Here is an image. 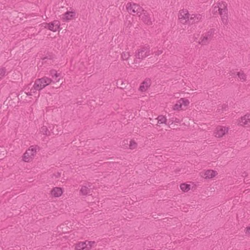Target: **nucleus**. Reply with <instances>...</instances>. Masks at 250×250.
<instances>
[{"label": "nucleus", "mask_w": 250, "mask_h": 250, "mask_svg": "<svg viewBox=\"0 0 250 250\" xmlns=\"http://www.w3.org/2000/svg\"><path fill=\"white\" fill-rule=\"evenodd\" d=\"M53 81L47 77L37 79L35 81L34 84L31 90L35 93L37 90L40 91L47 85L50 84Z\"/></svg>", "instance_id": "f257e3e1"}, {"label": "nucleus", "mask_w": 250, "mask_h": 250, "mask_svg": "<svg viewBox=\"0 0 250 250\" xmlns=\"http://www.w3.org/2000/svg\"><path fill=\"white\" fill-rule=\"evenodd\" d=\"M148 45L141 46L140 48L138 49L135 52V56L136 59L134 61V63H137V59L143 60L146 57L150 55V49Z\"/></svg>", "instance_id": "f03ea898"}, {"label": "nucleus", "mask_w": 250, "mask_h": 250, "mask_svg": "<svg viewBox=\"0 0 250 250\" xmlns=\"http://www.w3.org/2000/svg\"><path fill=\"white\" fill-rule=\"evenodd\" d=\"M219 14L221 17L223 22L226 24L228 23V8L226 2L221 1L217 3Z\"/></svg>", "instance_id": "7ed1b4c3"}, {"label": "nucleus", "mask_w": 250, "mask_h": 250, "mask_svg": "<svg viewBox=\"0 0 250 250\" xmlns=\"http://www.w3.org/2000/svg\"><path fill=\"white\" fill-rule=\"evenodd\" d=\"M139 16L145 23L147 25H151L152 24L151 19L146 11L144 10V11H142L141 14L139 15Z\"/></svg>", "instance_id": "20e7f679"}, {"label": "nucleus", "mask_w": 250, "mask_h": 250, "mask_svg": "<svg viewBox=\"0 0 250 250\" xmlns=\"http://www.w3.org/2000/svg\"><path fill=\"white\" fill-rule=\"evenodd\" d=\"M46 24L48 25V29L54 32L59 30L60 27V22L57 20H55L51 22Z\"/></svg>", "instance_id": "39448f33"}, {"label": "nucleus", "mask_w": 250, "mask_h": 250, "mask_svg": "<svg viewBox=\"0 0 250 250\" xmlns=\"http://www.w3.org/2000/svg\"><path fill=\"white\" fill-rule=\"evenodd\" d=\"M189 14L187 10H182L179 12L178 17L181 22L185 20V22H186L189 20Z\"/></svg>", "instance_id": "423d86ee"}, {"label": "nucleus", "mask_w": 250, "mask_h": 250, "mask_svg": "<svg viewBox=\"0 0 250 250\" xmlns=\"http://www.w3.org/2000/svg\"><path fill=\"white\" fill-rule=\"evenodd\" d=\"M76 16V12L74 11H67L62 15V20L64 21H68L73 19Z\"/></svg>", "instance_id": "0eeeda50"}, {"label": "nucleus", "mask_w": 250, "mask_h": 250, "mask_svg": "<svg viewBox=\"0 0 250 250\" xmlns=\"http://www.w3.org/2000/svg\"><path fill=\"white\" fill-rule=\"evenodd\" d=\"M228 131V128L222 126H218L216 127L215 136L219 138L221 137L224 135Z\"/></svg>", "instance_id": "6e6552de"}, {"label": "nucleus", "mask_w": 250, "mask_h": 250, "mask_svg": "<svg viewBox=\"0 0 250 250\" xmlns=\"http://www.w3.org/2000/svg\"><path fill=\"white\" fill-rule=\"evenodd\" d=\"M217 174V171L213 170H208L204 174L205 179H211L214 177Z\"/></svg>", "instance_id": "1a4fd4ad"}, {"label": "nucleus", "mask_w": 250, "mask_h": 250, "mask_svg": "<svg viewBox=\"0 0 250 250\" xmlns=\"http://www.w3.org/2000/svg\"><path fill=\"white\" fill-rule=\"evenodd\" d=\"M51 194L54 197H60L62 194V188L59 187H55L52 189Z\"/></svg>", "instance_id": "9d476101"}, {"label": "nucleus", "mask_w": 250, "mask_h": 250, "mask_svg": "<svg viewBox=\"0 0 250 250\" xmlns=\"http://www.w3.org/2000/svg\"><path fill=\"white\" fill-rule=\"evenodd\" d=\"M132 12L133 14L136 13L137 15H139L140 14H141V12L142 11H144V9L142 7H141L139 5L137 4L136 3H133L132 4Z\"/></svg>", "instance_id": "9b49d317"}, {"label": "nucleus", "mask_w": 250, "mask_h": 250, "mask_svg": "<svg viewBox=\"0 0 250 250\" xmlns=\"http://www.w3.org/2000/svg\"><path fill=\"white\" fill-rule=\"evenodd\" d=\"M240 123L244 125L250 126V114H246L244 117H242Z\"/></svg>", "instance_id": "f8f14e48"}, {"label": "nucleus", "mask_w": 250, "mask_h": 250, "mask_svg": "<svg viewBox=\"0 0 250 250\" xmlns=\"http://www.w3.org/2000/svg\"><path fill=\"white\" fill-rule=\"evenodd\" d=\"M86 244L85 242H80L76 246V250H88L86 247Z\"/></svg>", "instance_id": "ddd939ff"}, {"label": "nucleus", "mask_w": 250, "mask_h": 250, "mask_svg": "<svg viewBox=\"0 0 250 250\" xmlns=\"http://www.w3.org/2000/svg\"><path fill=\"white\" fill-rule=\"evenodd\" d=\"M202 15L200 14H192L190 17V20H192V22H197L202 19Z\"/></svg>", "instance_id": "4468645a"}, {"label": "nucleus", "mask_w": 250, "mask_h": 250, "mask_svg": "<svg viewBox=\"0 0 250 250\" xmlns=\"http://www.w3.org/2000/svg\"><path fill=\"white\" fill-rule=\"evenodd\" d=\"M80 191L82 195H86L90 193V189L86 186H83Z\"/></svg>", "instance_id": "2eb2a0df"}, {"label": "nucleus", "mask_w": 250, "mask_h": 250, "mask_svg": "<svg viewBox=\"0 0 250 250\" xmlns=\"http://www.w3.org/2000/svg\"><path fill=\"white\" fill-rule=\"evenodd\" d=\"M190 185L183 183L180 185L181 189L184 192H187L190 189Z\"/></svg>", "instance_id": "dca6fc26"}, {"label": "nucleus", "mask_w": 250, "mask_h": 250, "mask_svg": "<svg viewBox=\"0 0 250 250\" xmlns=\"http://www.w3.org/2000/svg\"><path fill=\"white\" fill-rule=\"evenodd\" d=\"M157 120H158V124H165L167 125V120L166 118L165 117H164V116L159 115L157 118Z\"/></svg>", "instance_id": "f3484780"}, {"label": "nucleus", "mask_w": 250, "mask_h": 250, "mask_svg": "<svg viewBox=\"0 0 250 250\" xmlns=\"http://www.w3.org/2000/svg\"><path fill=\"white\" fill-rule=\"evenodd\" d=\"M237 75L239 78V79L242 81H245L246 80V75L242 71H240L237 73Z\"/></svg>", "instance_id": "a211bd4d"}, {"label": "nucleus", "mask_w": 250, "mask_h": 250, "mask_svg": "<svg viewBox=\"0 0 250 250\" xmlns=\"http://www.w3.org/2000/svg\"><path fill=\"white\" fill-rule=\"evenodd\" d=\"M40 131L43 134L46 136L50 135V131L47 129L46 126H43L42 127Z\"/></svg>", "instance_id": "6ab92c4d"}, {"label": "nucleus", "mask_w": 250, "mask_h": 250, "mask_svg": "<svg viewBox=\"0 0 250 250\" xmlns=\"http://www.w3.org/2000/svg\"><path fill=\"white\" fill-rule=\"evenodd\" d=\"M29 151H26L23 154L22 159L24 162H28L30 161V157H31V155L29 154Z\"/></svg>", "instance_id": "aec40b11"}, {"label": "nucleus", "mask_w": 250, "mask_h": 250, "mask_svg": "<svg viewBox=\"0 0 250 250\" xmlns=\"http://www.w3.org/2000/svg\"><path fill=\"white\" fill-rule=\"evenodd\" d=\"M215 29L211 28L210 29L207 33H206L205 36L208 37V39H209L210 40H211V38L212 37V35L213 33H214Z\"/></svg>", "instance_id": "412c9836"}, {"label": "nucleus", "mask_w": 250, "mask_h": 250, "mask_svg": "<svg viewBox=\"0 0 250 250\" xmlns=\"http://www.w3.org/2000/svg\"><path fill=\"white\" fill-rule=\"evenodd\" d=\"M50 74L52 76V77H55V80L56 81H59V80H57V78L60 76V74L58 73L55 70H51L50 71Z\"/></svg>", "instance_id": "4be33fe9"}, {"label": "nucleus", "mask_w": 250, "mask_h": 250, "mask_svg": "<svg viewBox=\"0 0 250 250\" xmlns=\"http://www.w3.org/2000/svg\"><path fill=\"white\" fill-rule=\"evenodd\" d=\"M210 41V40L209 39H208V37L204 36L199 43L202 45H205L208 44Z\"/></svg>", "instance_id": "5701e85b"}, {"label": "nucleus", "mask_w": 250, "mask_h": 250, "mask_svg": "<svg viewBox=\"0 0 250 250\" xmlns=\"http://www.w3.org/2000/svg\"><path fill=\"white\" fill-rule=\"evenodd\" d=\"M130 56V53L125 52L122 54L121 57L123 60H127Z\"/></svg>", "instance_id": "b1692460"}, {"label": "nucleus", "mask_w": 250, "mask_h": 250, "mask_svg": "<svg viewBox=\"0 0 250 250\" xmlns=\"http://www.w3.org/2000/svg\"><path fill=\"white\" fill-rule=\"evenodd\" d=\"M132 7V4L131 2H128L126 5V8L128 12V13L130 14H132V10L133 9Z\"/></svg>", "instance_id": "393cba45"}, {"label": "nucleus", "mask_w": 250, "mask_h": 250, "mask_svg": "<svg viewBox=\"0 0 250 250\" xmlns=\"http://www.w3.org/2000/svg\"><path fill=\"white\" fill-rule=\"evenodd\" d=\"M85 243L86 244V247L87 249H88V250H90L94 245L96 244V242L95 241H85Z\"/></svg>", "instance_id": "a878e982"}, {"label": "nucleus", "mask_w": 250, "mask_h": 250, "mask_svg": "<svg viewBox=\"0 0 250 250\" xmlns=\"http://www.w3.org/2000/svg\"><path fill=\"white\" fill-rule=\"evenodd\" d=\"M179 100L182 104V106L184 105L185 106H187L189 104V102L188 99L185 98H181Z\"/></svg>", "instance_id": "bb28decb"}, {"label": "nucleus", "mask_w": 250, "mask_h": 250, "mask_svg": "<svg viewBox=\"0 0 250 250\" xmlns=\"http://www.w3.org/2000/svg\"><path fill=\"white\" fill-rule=\"evenodd\" d=\"M27 151L30 152L29 154L31 155V156H34L36 152V149L33 146H31Z\"/></svg>", "instance_id": "cd10ccee"}, {"label": "nucleus", "mask_w": 250, "mask_h": 250, "mask_svg": "<svg viewBox=\"0 0 250 250\" xmlns=\"http://www.w3.org/2000/svg\"><path fill=\"white\" fill-rule=\"evenodd\" d=\"M182 104L181 103L180 100H179L177 103L173 106V109L174 110H179L182 108Z\"/></svg>", "instance_id": "c85d7f7f"}, {"label": "nucleus", "mask_w": 250, "mask_h": 250, "mask_svg": "<svg viewBox=\"0 0 250 250\" xmlns=\"http://www.w3.org/2000/svg\"><path fill=\"white\" fill-rule=\"evenodd\" d=\"M180 122V119L176 118H172L169 119L168 124L172 125L173 123H179Z\"/></svg>", "instance_id": "c756f323"}, {"label": "nucleus", "mask_w": 250, "mask_h": 250, "mask_svg": "<svg viewBox=\"0 0 250 250\" xmlns=\"http://www.w3.org/2000/svg\"><path fill=\"white\" fill-rule=\"evenodd\" d=\"M6 69L5 67H2L0 69V80L2 79L5 75Z\"/></svg>", "instance_id": "7c9ffc66"}, {"label": "nucleus", "mask_w": 250, "mask_h": 250, "mask_svg": "<svg viewBox=\"0 0 250 250\" xmlns=\"http://www.w3.org/2000/svg\"><path fill=\"white\" fill-rule=\"evenodd\" d=\"M54 58V55L52 54H48L45 57L42 58L43 60H53Z\"/></svg>", "instance_id": "2f4dec72"}, {"label": "nucleus", "mask_w": 250, "mask_h": 250, "mask_svg": "<svg viewBox=\"0 0 250 250\" xmlns=\"http://www.w3.org/2000/svg\"><path fill=\"white\" fill-rule=\"evenodd\" d=\"M137 146V143L134 141H130V144H129V148L130 149H134Z\"/></svg>", "instance_id": "473e14b6"}, {"label": "nucleus", "mask_w": 250, "mask_h": 250, "mask_svg": "<svg viewBox=\"0 0 250 250\" xmlns=\"http://www.w3.org/2000/svg\"><path fill=\"white\" fill-rule=\"evenodd\" d=\"M142 84H144L145 87L147 88L150 85V80L149 79L146 80L142 83Z\"/></svg>", "instance_id": "72a5a7b5"}, {"label": "nucleus", "mask_w": 250, "mask_h": 250, "mask_svg": "<svg viewBox=\"0 0 250 250\" xmlns=\"http://www.w3.org/2000/svg\"><path fill=\"white\" fill-rule=\"evenodd\" d=\"M147 88L145 87L144 84H141L139 87V90L141 91H146L147 90Z\"/></svg>", "instance_id": "f704fd0d"}, {"label": "nucleus", "mask_w": 250, "mask_h": 250, "mask_svg": "<svg viewBox=\"0 0 250 250\" xmlns=\"http://www.w3.org/2000/svg\"><path fill=\"white\" fill-rule=\"evenodd\" d=\"M222 108L223 110H225V111L227 110V109L228 108V105L226 104H223L222 106Z\"/></svg>", "instance_id": "c9c22d12"}, {"label": "nucleus", "mask_w": 250, "mask_h": 250, "mask_svg": "<svg viewBox=\"0 0 250 250\" xmlns=\"http://www.w3.org/2000/svg\"><path fill=\"white\" fill-rule=\"evenodd\" d=\"M246 233L250 235V227L246 228Z\"/></svg>", "instance_id": "e433bc0d"}, {"label": "nucleus", "mask_w": 250, "mask_h": 250, "mask_svg": "<svg viewBox=\"0 0 250 250\" xmlns=\"http://www.w3.org/2000/svg\"><path fill=\"white\" fill-rule=\"evenodd\" d=\"M53 176H55L56 178L60 177L61 176V173L58 172L56 173L53 174Z\"/></svg>", "instance_id": "4c0bfd02"}, {"label": "nucleus", "mask_w": 250, "mask_h": 250, "mask_svg": "<svg viewBox=\"0 0 250 250\" xmlns=\"http://www.w3.org/2000/svg\"><path fill=\"white\" fill-rule=\"evenodd\" d=\"M162 51L161 50H158L155 53L156 55H159L162 53Z\"/></svg>", "instance_id": "58836bf2"}, {"label": "nucleus", "mask_w": 250, "mask_h": 250, "mask_svg": "<svg viewBox=\"0 0 250 250\" xmlns=\"http://www.w3.org/2000/svg\"><path fill=\"white\" fill-rule=\"evenodd\" d=\"M31 92L26 93L27 95H28V96L32 95L31 92H33V91H31Z\"/></svg>", "instance_id": "ea45409f"}, {"label": "nucleus", "mask_w": 250, "mask_h": 250, "mask_svg": "<svg viewBox=\"0 0 250 250\" xmlns=\"http://www.w3.org/2000/svg\"><path fill=\"white\" fill-rule=\"evenodd\" d=\"M125 85V83H124L123 82H122V84H121V86L122 87H124Z\"/></svg>", "instance_id": "a19ab883"}]
</instances>
